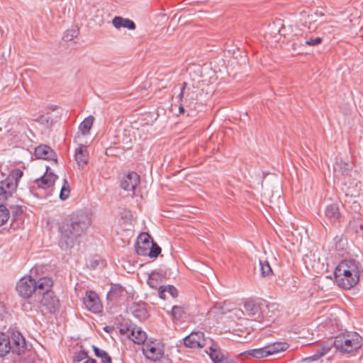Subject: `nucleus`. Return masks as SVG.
I'll return each instance as SVG.
<instances>
[{"label": "nucleus", "instance_id": "1", "mask_svg": "<svg viewBox=\"0 0 363 363\" xmlns=\"http://www.w3.org/2000/svg\"><path fill=\"white\" fill-rule=\"evenodd\" d=\"M91 225L90 216L83 212L72 213L60 224L59 246L63 250L74 247Z\"/></svg>", "mask_w": 363, "mask_h": 363}, {"label": "nucleus", "instance_id": "2", "mask_svg": "<svg viewBox=\"0 0 363 363\" xmlns=\"http://www.w3.org/2000/svg\"><path fill=\"white\" fill-rule=\"evenodd\" d=\"M362 345V337L357 333L342 334L333 340L334 347L342 354H351L359 350Z\"/></svg>", "mask_w": 363, "mask_h": 363}, {"label": "nucleus", "instance_id": "3", "mask_svg": "<svg viewBox=\"0 0 363 363\" xmlns=\"http://www.w3.org/2000/svg\"><path fill=\"white\" fill-rule=\"evenodd\" d=\"M23 171L15 169L11 172L5 180L1 182L0 186V206H6L9 197L12 196L17 188L18 182L23 176Z\"/></svg>", "mask_w": 363, "mask_h": 363}, {"label": "nucleus", "instance_id": "4", "mask_svg": "<svg viewBox=\"0 0 363 363\" xmlns=\"http://www.w3.org/2000/svg\"><path fill=\"white\" fill-rule=\"evenodd\" d=\"M60 301L53 291L45 294L40 298L34 300L29 310H40L43 313H55L60 308Z\"/></svg>", "mask_w": 363, "mask_h": 363}, {"label": "nucleus", "instance_id": "5", "mask_svg": "<svg viewBox=\"0 0 363 363\" xmlns=\"http://www.w3.org/2000/svg\"><path fill=\"white\" fill-rule=\"evenodd\" d=\"M35 279L30 277H23L16 284V291L19 296L25 298H28V300L23 304L25 311H29V307L32 306L34 302L33 295H35Z\"/></svg>", "mask_w": 363, "mask_h": 363}, {"label": "nucleus", "instance_id": "6", "mask_svg": "<svg viewBox=\"0 0 363 363\" xmlns=\"http://www.w3.org/2000/svg\"><path fill=\"white\" fill-rule=\"evenodd\" d=\"M7 340L11 346V352L21 355L26 350V343L24 337L18 331H9L7 333Z\"/></svg>", "mask_w": 363, "mask_h": 363}, {"label": "nucleus", "instance_id": "7", "mask_svg": "<svg viewBox=\"0 0 363 363\" xmlns=\"http://www.w3.org/2000/svg\"><path fill=\"white\" fill-rule=\"evenodd\" d=\"M335 278L338 286L345 289H350L354 286L359 280V274L355 273V276L352 275V272H342L335 268Z\"/></svg>", "mask_w": 363, "mask_h": 363}, {"label": "nucleus", "instance_id": "8", "mask_svg": "<svg viewBox=\"0 0 363 363\" xmlns=\"http://www.w3.org/2000/svg\"><path fill=\"white\" fill-rule=\"evenodd\" d=\"M120 331L131 339L134 343L138 345L145 344L147 335L140 327L136 325L122 326Z\"/></svg>", "mask_w": 363, "mask_h": 363}, {"label": "nucleus", "instance_id": "9", "mask_svg": "<svg viewBox=\"0 0 363 363\" xmlns=\"http://www.w3.org/2000/svg\"><path fill=\"white\" fill-rule=\"evenodd\" d=\"M184 344L186 347L191 349H201L204 347L207 344V340L204 337L202 332H192L184 339Z\"/></svg>", "mask_w": 363, "mask_h": 363}, {"label": "nucleus", "instance_id": "10", "mask_svg": "<svg viewBox=\"0 0 363 363\" xmlns=\"http://www.w3.org/2000/svg\"><path fill=\"white\" fill-rule=\"evenodd\" d=\"M179 101L186 104V107L194 108V101L197 98V94L194 86H187V83L184 82L179 94Z\"/></svg>", "mask_w": 363, "mask_h": 363}, {"label": "nucleus", "instance_id": "11", "mask_svg": "<svg viewBox=\"0 0 363 363\" xmlns=\"http://www.w3.org/2000/svg\"><path fill=\"white\" fill-rule=\"evenodd\" d=\"M143 354L152 361L159 360L164 354L162 347L159 342H150L143 344Z\"/></svg>", "mask_w": 363, "mask_h": 363}, {"label": "nucleus", "instance_id": "12", "mask_svg": "<svg viewBox=\"0 0 363 363\" xmlns=\"http://www.w3.org/2000/svg\"><path fill=\"white\" fill-rule=\"evenodd\" d=\"M53 282L51 278L44 277L35 280V295H33L34 300L40 298V297L45 295L48 292H51V288Z\"/></svg>", "mask_w": 363, "mask_h": 363}, {"label": "nucleus", "instance_id": "13", "mask_svg": "<svg viewBox=\"0 0 363 363\" xmlns=\"http://www.w3.org/2000/svg\"><path fill=\"white\" fill-rule=\"evenodd\" d=\"M83 302L86 308L94 313H99L102 308L99 298L94 291H87Z\"/></svg>", "mask_w": 363, "mask_h": 363}, {"label": "nucleus", "instance_id": "14", "mask_svg": "<svg viewBox=\"0 0 363 363\" xmlns=\"http://www.w3.org/2000/svg\"><path fill=\"white\" fill-rule=\"evenodd\" d=\"M140 183V176L135 172H131L124 175L121 182V187L125 191H130L133 196L134 191Z\"/></svg>", "mask_w": 363, "mask_h": 363}, {"label": "nucleus", "instance_id": "15", "mask_svg": "<svg viewBox=\"0 0 363 363\" xmlns=\"http://www.w3.org/2000/svg\"><path fill=\"white\" fill-rule=\"evenodd\" d=\"M153 242L151 236L146 233H141L137 240L135 251L138 255L146 256Z\"/></svg>", "mask_w": 363, "mask_h": 363}, {"label": "nucleus", "instance_id": "16", "mask_svg": "<svg viewBox=\"0 0 363 363\" xmlns=\"http://www.w3.org/2000/svg\"><path fill=\"white\" fill-rule=\"evenodd\" d=\"M325 218L332 224H337L341 222L342 216L337 203H330L325 207Z\"/></svg>", "mask_w": 363, "mask_h": 363}, {"label": "nucleus", "instance_id": "17", "mask_svg": "<svg viewBox=\"0 0 363 363\" xmlns=\"http://www.w3.org/2000/svg\"><path fill=\"white\" fill-rule=\"evenodd\" d=\"M35 155L38 159L53 160L57 162V160L55 152L48 145H40L35 149Z\"/></svg>", "mask_w": 363, "mask_h": 363}, {"label": "nucleus", "instance_id": "18", "mask_svg": "<svg viewBox=\"0 0 363 363\" xmlns=\"http://www.w3.org/2000/svg\"><path fill=\"white\" fill-rule=\"evenodd\" d=\"M339 270H342L343 273L345 272H352V275L355 276V273L359 274V264L354 259L344 260L341 262L337 267Z\"/></svg>", "mask_w": 363, "mask_h": 363}, {"label": "nucleus", "instance_id": "19", "mask_svg": "<svg viewBox=\"0 0 363 363\" xmlns=\"http://www.w3.org/2000/svg\"><path fill=\"white\" fill-rule=\"evenodd\" d=\"M75 160L79 168L83 169L87 164L89 160V153L87 147L84 145H79L75 150Z\"/></svg>", "mask_w": 363, "mask_h": 363}, {"label": "nucleus", "instance_id": "20", "mask_svg": "<svg viewBox=\"0 0 363 363\" xmlns=\"http://www.w3.org/2000/svg\"><path fill=\"white\" fill-rule=\"evenodd\" d=\"M243 311L245 312V315L255 319L259 315L260 307L254 301L248 300L243 304Z\"/></svg>", "mask_w": 363, "mask_h": 363}, {"label": "nucleus", "instance_id": "21", "mask_svg": "<svg viewBox=\"0 0 363 363\" xmlns=\"http://www.w3.org/2000/svg\"><path fill=\"white\" fill-rule=\"evenodd\" d=\"M112 24L116 29L125 28L128 30H135L136 28L135 23L133 21L121 16H115L112 20Z\"/></svg>", "mask_w": 363, "mask_h": 363}, {"label": "nucleus", "instance_id": "22", "mask_svg": "<svg viewBox=\"0 0 363 363\" xmlns=\"http://www.w3.org/2000/svg\"><path fill=\"white\" fill-rule=\"evenodd\" d=\"M57 178V176L55 174L52 172L48 173L46 172L40 179L36 180V184L38 186L43 189H46L52 186Z\"/></svg>", "mask_w": 363, "mask_h": 363}, {"label": "nucleus", "instance_id": "23", "mask_svg": "<svg viewBox=\"0 0 363 363\" xmlns=\"http://www.w3.org/2000/svg\"><path fill=\"white\" fill-rule=\"evenodd\" d=\"M265 347L269 357L286 350L289 345L285 342H274Z\"/></svg>", "mask_w": 363, "mask_h": 363}, {"label": "nucleus", "instance_id": "24", "mask_svg": "<svg viewBox=\"0 0 363 363\" xmlns=\"http://www.w3.org/2000/svg\"><path fill=\"white\" fill-rule=\"evenodd\" d=\"M333 345V341H328L318 345L315 349V353L311 357L313 360H316L330 351Z\"/></svg>", "mask_w": 363, "mask_h": 363}, {"label": "nucleus", "instance_id": "25", "mask_svg": "<svg viewBox=\"0 0 363 363\" xmlns=\"http://www.w3.org/2000/svg\"><path fill=\"white\" fill-rule=\"evenodd\" d=\"M94 118L92 116L86 117L79 125V131L75 138H78L80 137V134L86 135L89 133V131L93 125Z\"/></svg>", "mask_w": 363, "mask_h": 363}, {"label": "nucleus", "instance_id": "26", "mask_svg": "<svg viewBox=\"0 0 363 363\" xmlns=\"http://www.w3.org/2000/svg\"><path fill=\"white\" fill-rule=\"evenodd\" d=\"M335 171L340 172L342 175H349L352 169V164L348 160L340 159L336 162Z\"/></svg>", "mask_w": 363, "mask_h": 363}, {"label": "nucleus", "instance_id": "27", "mask_svg": "<svg viewBox=\"0 0 363 363\" xmlns=\"http://www.w3.org/2000/svg\"><path fill=\"white\" fill-rule=\"evenodd\" d=\"M241 356L262 359L268 357L266 347L248 350L240 354Z\"/></svg>", "mask_w": 363, "mask_h": 363}, {"label": "nucleus", "instance_id": "28", "mask_svg": "<svg viewBox=\"0 0 363 363\" xmlns=\"http://www.w3.org/2000/svg\"><path fill=\"white\" fill-rule=\"evenodd\" d=\"M209 356L214 363H219L220 361L228 359L220 352L217 345L212 344L209 347Z\"/></svg>", "mask_w": 363, "mask_h": 363}, {"label": "nucleus", "instance_id": "29", "mask_svg": "<svg viewBox=\"0 0 363 363\" xmlns=\"http://www.w3.org/2000/svg\"><path fill=\"white\" fill-rule=\"evenodd\" d=\"M10 347L6 333H0V357H5L11 352Z\"/></svg>", "mask_w": 363, "mask_h": 363}, {"label": "nucleus", "instance_id": "30", "mask_svg": "<svg viewBox=\"0 0 363 363\" xmlns=\"http://www.w3.org/2000/svg\"><path fill=\"white\" fill-rule=\"evenodd\" d=\"M167 292L170 294L171 296L173 298H175L178 296V292L177 289L172 286V285H168L167 286H160L158 288V296L162 299H165L166 296L165 293Z\"/></svg>", "mask_w": 363, "mask_h": 363}, {"label": "nucleus", "instance_id": "31", "mask_svg": "<svg viewBox=\"0 0 363 363\" xmlns=\"http://www.w3.org/2000/svg\"><path fill=\"white\" fill-rule=\"evenodd\" d=\"M164 277L158 272H152L148 277L147 284L152 289L160 287V284L163 281Z\"/></svg>", "mask_w": 363, "mask_h": 363}, {"label": "nucleus", "instance_id": "32", "mask_svg": "<svg viewBox=\"0 0 363 363\" xmlns=\"http://www.w3.org/2000/svg\"><path fill=\"white\" fill-rule=\"evenodd\" d=\"M125 290L121 286L115 284L111 286L110 291L107 294V297L110 300H116L119 297L123 296Z\"/></svg>", "mask_w": 363, "mask_h": 363}, {"label": "nucleus", "instance_id": "33", "mask_svg": "<svg viewBox=\"0 0 363 363\" xmlns=\"http://www.w3.org/2000/svg\"><path fill=\"white\" fill-rule=\"evenodd\" d=\"M94 354L96 357L101 359L102 363H113L111 356L105 350L97 347L95 345L92 346Z\"/></svg>", "mask_w": 363, "mask_h": 363}, {"label": "nucleus", "instance_id": "34", "mask_svg": "<svg viewBox=\"0 0 363 363\" xmlns=\"http://www.w3.org/2000/svg\"><path fill=\"white\" fill-rule=\"evenodd\" d=\"M133 315L140 320H145L147 317V311L144 304H138L135 306L133 311Z\"/></svg>", "mask_w": 363, "mask_h": 363}, {"label": "nucleus", "instance_id": "35", "mask_svg": "<svg viewBox=\"0 0 363 363\" xmlns=\"http://www.w3.org/2000/svg\"><path fill=\"white\" fill-rule=\"evenodd\" d=\"M260 272L263 277H270L273 274V271L267 260H259Z\"/></svg>", "mask_w": 363, "mask_h": 363}, {"label": "nucleus", "instance_id": "36", "mask_svg": "<svg viewBox=\"0 0 363 363\" xmlns=\"http://www.w3.org/2000/svg\"><path fill=\"white\" fill-rule=\"evenodd\" d=\"M6 206H9L12 212V216L14 220L19 218L23 214L22 206L21 204H11L10 200L6 203Z\"/></svg>", "mask_w": 363, "mask_h": 363}, {"label": "nucleus", "instance_id": "37", "mask_svg": "<svg viewBox=\"0 0 363 363\" xmlns=\"http://www.w3.org/2000/svg\"><path fill=\"white\" fill-rule=\"evenodd\" d=\"M185 313V310L182 306H174L172 308V315L176 320H183Z\"/></svg>", "mask_w": 363, "mask_h": 363}, {"label": "nucleus", "instance_id": "38", "mask_svg": "<svg viewBox=\"0 0 363 363\" xmlns=\"http://www.w3.org/2000/svg\"><path fill=\"white\" fill-rule=\"evenodd\" d=\"M89 358L88 353L84 350L76 351L72 356V363H79L84 359Z\"/></svg>", "mask_w": 363, "mask_h": 363}, {"label": "nucleus", "instance_id": "39", "mask_svg": "<svg viewBox=\"0 0 363 363\" xmlns=\"http://www.w3.org/2000/svg\"><path fill=\"white\" fill-rule=\"evenodd\" d=\"M10 217L9 211L6 206H0V227L4 225Z\"/></svg>", "mask_w": 363, "mask_h": 363}, {"label": "nucleus", "instance_id": "40", "mask_svg": "<svg viewBox=\"0 0 363 363\" xmlns=\"http://www.w3.org/2000/svg\"><path fill=\"white\" fill-rule=\"evenodd\" d=\"M161 252V248L155 242H152V246L147 251V255L151 258H156Z\"/></svg>", "mask_w": 363, "mask_h": 363}, {"label": "nucleus", "instance_id": "41", "mask_svg": "<svg viewBox=\"0 0 363 363\" xmlns=\"http://www.w3.org/2000/svg\"><path fill=\"white\" fill-rule=\"evenodd\" d=\"M78 33L79 31L75 28L67 30L64 34L63 39L65 41H71L78 35Z\"/></svg>", "mask_w": 363, "mask_h": 363}, {"label": "nucleus", "instance_id": "42", "mask_svg": "<svg viewBox=\"0 0 363 363\" xmlns=\"http://www.w3.org/2000/svg\"><path fill=\"white\" fill-rule=\"evenodd\" d=\"M69 186L68 184V182L66 179L64 180V184L61 188L60 194V198L62 200H65L69 197Z\"/></svg>", "mask_w": 363, "mask_h": 363}, {"label": "nucleus", "instance_id": "43", "mask_svg": "<svg viewBox=\"0 0 363 363\" xmlns=\"http://www.w3.org/2000/svg\"><path fill=\"white\" fill-rule=\"evenodd\" d=\"M323 41V39L320 37H317L315 38H311L305 41V44L309 46H315L320 44Z\"/></svg>", "mask_w": 363, "mask_h": 363}, {"label": "nucleus", "instance_id": "44", "mask_svg": "<svg viewBox=\"0 0 363 363\" xmlns=\"http://www.w3.org/2000/svg\"><path fill=\"white\" fill-rule=\"evenodd\" d=\"M233 314L238 318H241L242 315H245V312L242 308H235L232 311Z\"/></svg>", "mask_w": 363, "mask_h": 363}, {"label": "nucleus", "instance_id": "45", "mask_svg": "<svg viewBox=\"0 0 363 363\" xmlns=\"http://www.w3.org/2000/svg\"><path fill=\"white\" fill-rule=\"evenodd\" d=\"M18 363H35L34 359L31 357H27L21 359Z\"/></svg>", "mask_w": 363, "mask_h": 363}, {"label": "nucleus", "instance_id": "46", "mask_svg": "<svg viewBox=\"0 0 363 363\" xmlns=\"http://www.w3.org/2000/svg\"><path fill=\"white\" fill-rule=\"evenodd\" d=\"M184 106H186V104H184V102H179V113H184Z\"/></svg>", "mask_w": 363, "mask_h": 363}, {"label": "nucleus", "instance_id": "47", "mask_svg": "<svg viewBox=\"0 0 363 363\" xmlns=\"http://www.w3.org/2000/svg\"><path fill=\"white\" fill-rule=\"evenodd\" d=\"M83 363H96V360L92 358H88L85 362Z\"/></svg>", "mask_w": 363, "mask_h": 363}, {"label": "nucleus", "instance_id": "48", "mask_svg": "<svg viewBox=\"0 0 363 363\" xmlns=\"http://www.w3.org/2000/svg\"><path fill=\"white\" fill-rule=\"evenodd\" d=\"M4 129H6L8 132L11 131V128H9L8 125H5L4 126Z\"/></svg>", "mask_w": 363, "mask_h": 363}, {"label": "nucleus", "instance_id": "49", "mask_svg": "<svg viewBox=\"0 0 363 363\" xmlns=\"http://www.w3.org/2000/svg\"><path fill=\"white\" fill-rule=\"evenodd\" d=\"M108 328H109V327H108V326H106V327H105V328H104V330H105L106 331L108 332V331H109V330H108Z\"/></svg>", "mask_w": 363, "mask_h": 363}, {"label": "nucleus", "instance_id": "50", "mask_svg": "<svg viewBox=\"0 0 363 363\" xmlns=\"http://www.w3.org/2000/svg\"><path fill=\"white\" fill-rule=\"evenodd\" d=\"M308 18H309L311 21H313V16H308Z\"/></svg>", "mask_w": 363, "mask_h": 363}, {"label": "nucleus", "instance_id": "51", "mask_svg": "<svg viewBox=\"0 0 363 363\" xmlns=\"http://www.w3.org/2000/svg\"><path fill=\"white\" fill-rule=\"evenodd\" d=\"M360 228H361L362 230H363V224H362V225H360Z\"/></svg>", "mask_w": 363, "mask_h": 363}, {"label": "nucleus", "instance_id": "52", "mask_svg": "<svg viewBox=\"0 0 363 363\" xmlns=\"http://www.w3.org/2000/svg\"><path fill=\"white\" fill-rule=\"evenodd\" d=\"M167 363H171V362H167Z\"/></svg>", "mask_w": 363, "mask_h": 363}, {"label": "nucleus", "instance_id": "53", "mask_svg": "<svg viewBox=\"0 0 363 363\" xmlns=\"http://www.w3.org/2000/svg\"><path fill=\"white\" fill-rule=\"evenodd\" d=\"M2 128L0 127V130H1Z\"/></svg>", "mask_w": 363, "mask_h": 363}]
</instances>
